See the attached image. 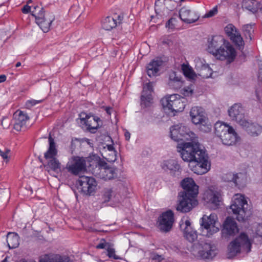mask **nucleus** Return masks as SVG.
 <instances>
[{
	"label": "nucleus",
	"instance_id": "25",
	"mask_svg": "<svg viewBox=\"0 0 262 262\" xmlns=\"http://www.w3.org/2000/svg\"><path fill=\"white\" fill-rule=\"evenodd\" d=\"M247 123L245 125H241L247 132L252 136H257L262 132V127L257 123H251L247 119L245 120Z\"/></svg>",
	"mask_w": 262,
	"mask_h": 262
},
{
	"label": "nucleus",
	"instance_id": "21",
	"mask_svg": "<svg viewBox=\"0 0 262 262\" xmlns=\"http://www.w3.org/2000/svg\"><path fill=\"white\" fill-rule=\"evenodd\" d=\"M203 249L199 251V256L203 259H212L216 254V246L210 244L206 243L203 247Z\"/></svg>",
	"mask_w": 262,
	"mask_h": 262
},
{
	"label": "nucleus",
	"instance_id": "50",
	"mask_svg": "<svg viewBox=\"0 0 262 262\" xmlns=\"http://www.w3.org/2000/svg\"><path fill=\"white\" fill-rule=\"evenodd\" d=\"M192 84L189 85L187 87L184 88L181 91V94L184 96H191L193 93V89H192Z\"/></svg>",
	"mask_w": 262,
	"mask_h": 262
},
{
	"label": "nucleus",
	"instance_id": "6",
	"mask_svg": "<svg viewBox=\"0 0 262 262\" xmlns=\"http://www.w3.org/2000/svg\"><path fill=\"white\" fill-rule=\"evenodd\" d=\"M94 164V161L91 158L73 156L70 157L66 164V168L72 174L77 176L84 171L86 167Z\"/></svg>",
	"mask_w": 262,
	"mask_h": 262
},
{
	"label": "nucleus",
	"instance_id": "62",
	"mask_svg": "<svg viewBox=\"0 0 262 262\" xmlns=\"http://www.w3.org/2000/svg\"><path fill=\"white\" fill-rule=\"evenodd\" d=\"M176 209L178 211H179L180 210V200H178V203H177V205L176 207Z\"/></svg>",
	"mask_w": 262,
	"mask_h": 262
},
{
	"label": "nucleus",
	"instance_id": "10",
	"mask_svg": "<svg viewBox=\"0 0 262 262\" xmlns=\"http://www.w3.org/2000/svg\"><path fill=\"white\" fill-rule=\"evenodd\" d=\"M79 123L82 128L92 133H94L99 127L101 120L97 116L82 112L79 115Z\"/></svg>",
	"mask_w": 262,
	"mask_h": 262
},
{
	"label": "nucleus",
	"instance_id": "30",
	"mask_svg": "<svg viewBox=\"0 0 262 262\" xmlns=\"http://www.w3.org/2000/svg\"><path fill=\"white\" fill-rule=\"evenodd\" d=\"M169 137L171 140L177 143V151L180 152V126L176 124L171 126L169 128Z\"/></svg>",
	"mask_w": 262,
	"mask_h": 262
},
{
	"label": "nucleus",
	"instance_id": "18",
	"mask_svg": "<svg viewBox=\"0 0 262 262\" xmlns=\"http://www.w3.org/2000/svg\"><path fill=\"white\" fill-rule=\"evenodd\" d=\"M225 42L224 37L221 35L213 36L209 42L208 51L215 56L219 52V48L223 47Z\"/></svg>",
	"mask_w": 262,
	"mask_h": 262
},
{
	"label": "nucleus",
	"instance_id": "19",
	"mask_svg": "<svg viewBox=\"0 0 262 262\" xmlns=\"http://www.w3.org/2000/svg\"><path fill=\"white\" fill-rule=\"evenodd\" d=\"M28 115L21 111H17L13 115L14 128L17 130H21L25 127L28 120Z\"/></svg>",
	"mask_w": 262,
	"mask_h": 262
},
{
	"label": "nucleus",
	"instance_id": "28",
	"mask_svg": "<svg viewBox=\"0 0 262 262\" xmlns=\"http://www.w3.org/2000/svg\"><path fill=\"white\" fill-rule=\"evenodd\" d=\"M102 156L108 162H115L117 159V155L113 145H106L104 147Z\"/></svg>",
	"mask_w": 262,
	"mask_h": 262
},
{
	"label": "nucleus",
	"instance_id": "32",
	"mask_svg": "<svg viewBox=\"0 0 262 262\" xmlns=\"http://www.w3.org/2000/svg\"><path fill=\"white\" fill-rule=\"evenodd\" d=\"M181 71H182L184 75L189 81L192 82L195 79L196 74L192 68L188 63H184L181 64Z\"/></svg>",
	"mask_w": 262,
	"mask_h": 262
},
{
	"label": "nucleus",
	"instance_id": "42",
	"mask_svg": "<svg viewBox=\"0 0 262 262\" xmlns=\"http://www.w3.org/2000/svg\"><path fill=\"white\" fill-rule=\"evenodd\" d=\"M177 18L175 17H173L171 18L167 23L166 25V27L168 29V30L169 31H173L176 28V27L178 25V18H180V12H179L178 15L177 16Z\"/></svg>",
	"mask_w": 262,
	"mask_h": 262
},
{
	"label": "nucleus",
	"instance_id": "39",
	"mask_svg": "<svg viewBox=\"0 0 262 262\" xmlns=\"http://www.w3.org/2000/svg\"><path fill=\"white\" fill-rule=\"evenodd\" d=\"M242 7L252 13L257 11L256 2L254 0H243Z\"/></svg>",
	"mask_w": 262,
	"mask_h": 262
},
{
	"label": "nucleus",
	"instance_id": "4",
	"mask_svg": "<svg viewBox=\"0 0 262 262\" xmlns=\"http://www.w3.org/2000/svg\"><path fill=\"white\" fill-rule=\"evenodd\" d=\"M214 129L215 134L224 145H233L238 140L239 137L234 129L223 122H216L214 124Z\"/></svg>",
	"mask_w": 262,
	"mask_h": 262
},
{
	"label": "nucleus",
	"instance_id": "41",
	"mask_svg": "<svg viewBox=\"0 0 262 262\" xmlns=\"http://www.w3.org/2000/svg\"><path fill=\"white\" fill-rule=\"evenodd\" d=\"M198 125H199V129L204 133H208L211 130L212 125L207 117L202 120Z\"/></svg>",
	"mask_w": 262,
	"mask_h": 262
},
{
	"label": "nucleus",
	"instance_id": "36",
	"mask_svg": "<svg viewBox=\"0 0 262 262\" xmlns=\"http://www.w3.org/2000/svg\"><path fill=\"white\" fill-rule=\"evenodd\" d=\"M233 183L238 187L245 185L247 181V175L245 172H240L235 173Z\"/></svg>",
	"mask_w": 262,
	"mask_h": 262
},
{
	"label": "nucleus",
	"instance_id": "31",
	"mask_svg": "<svg viewBox=\"0 0 262 262\" xmlns=\"http://www.w3.org/2000/svg\"><path fill=\"white\" fill-rule=\"evenodd\" d=\"M49 147L44 154L45 160L57 157L58 149L56 147L54 139L51 137L49 138Z\"/></svg>",
	"mask_w": 262,
	"mask_h": 262
},
{
	"label": "nucleus",
	"instance_id": "29",
	"mask_svg": "<svg viewBox=\"0 0 262 262\" xmlns=\"http://www.w3.org/2000/svg\"><path fill=\"white\" fill-rule=\"evenodd\" d=\"M162 64L161 60H152L147 66V75L151 77L157 76Z\"/></svg>",
	"mask_w": 262,
	"mask_h": 262
},
{
	"label": "nucleus",
	"instance_id": "1",
	"mask_svg": "<svg viewBox=\"0 0 262 262\" xmlns=\"http://www.w3.org/2000/svg\"><path fill=\"white\" fill-rule=\"evenodd\" d=\"M181 158L189 162V167L197 174H205L210 169L206 150L199 143L196 135L186 127L181 133Z\"/></svg>",
	"mask_w": 262,
	"mask_h": 262
},
{
	"label": "nucleus",
	"instance_id": "15",
	"mask_svg": "<svg viewBox=\"0 0 262 262\" xmlns=\"http://www.w3.org/2000/svg\"><path fill=\"white\" fill-rule=\"evenodd\" d=\"M173 221V213L171 210L163 212L158 219L159 227L161 230L168 231L171 229Z\"/></svg>",
	"mask_w": 262,
	"mask_h": 262
},
{
	"label": "nucleus",
	"instance_id": "9",
	"mask_svg": "<svg viewBox=\"0 0 262 262\" xmlns=\"http://www.w3.org/2000/svg\"><path fill=\"white\" fill-rule=\"evenodd\" d=\"M97 182L92 177L83 176L77 181V188L85 195H93L97 189Z\"/></svg>",
	"mask_w": 262,
	"mask_h": 262
},
{
	"label": "nucleus",
	"instance_id": "53",
	"mask_svg": "<svg viewBox=\"0 0 262 262\" xmlns=\"http://www.w3.org/2000/svg\"><path fill=\"white\" fill-rule=\"evenodd\" d=\"M31 3V1H29L28 2V4L25 5L24 8L22 9V11L24 13H28V12H30L31 13L32 11H34L36 12H38V10L37 9H34V8L36 6L33 7V8L30 6L28 5V4Z\"/></svg>",
	"mask_w": 262,
	"mask_h": 262
},
{
	"label": "nucleus",
	"instance_id": "2",
	"mask_svg": "<svg viewBox=\"0 0 262 262\" xmlns=\"http://www.w3.org/2000/svg\"><path fill=\"white\" fill-rule=\"evenodd\" d=\"M183 189L181 194V212H187L198 204L199 186L191 178H186L181 181Z\"/></svg>",
	"mask_w": 262,
	"mask_h": 262
},
{
	"label": "nucleus",
	"instance_id": "64",
	"mask_svg": "<svg viewBox=\"0 0 262 262\" xmlns=\"http://www.w3.org/2000/svg\"><path fill=\"white\" fill-rule=\"evenodd\" d=\"M180 196V193H179L178 194V197L179 198Z\"/></svg>",
	"mask_w": 262,
	"mask_h": 262
},
{
	"label": "nucleus",
	"instance_id": "48",
	"mask_svg": "<svg viewBox=\"0 0 262 262\" xmlns=\"http://www.w3.org/2000/svg\"><path fill=\"white\" fill-rule=\"evenodd\" d=\"M0 155L4 160L8 162L10 157V150L8 149H5L4 150H2L0 149Z\"/></svg>",
	"mask_w": 262,
	"mask_h": 262
},
{
	"label": "nucleus",
	"instance_id": "60",
	"mask_svg": "<svg viewBox=\"0 0 262 262\" xmlns=\"http://www.w3.org/2000/svg\"><path fill=\"white\" fill-rule=\"evenodd\" d=\"M104 108V110L106 111V112L108 114L111 115V110H112V107H108V106H103V107Z\"/></svg>",
	"mask_w": 262,
	"mask_h": 262
},
{
	"label": "nucleus",
	"instance_id": "26",
	"mask_svg": "<svg viewBox=\"0 0 262 262\" xmlns=\"http://www.w3.org/2000/svg\"><path fill=\"white\" fill-rule=\"evenodd\" d=\"M99 177L105 180H111L116 176L115 169L113 167H108L105 165H99Z\"/></svg>",
	"mask_w": 262,
	"mask_h": 262
},
{
	"label": "nucleus",
	"instance_id": "3",
	"mask_svg": "<svg viewBox=\"0 0 262 262\" xmlns=\"http://www.w3.org/2000/svg\"><path fill=\"white\" fill-rule=\"evenodd\" d=\"M253 240L245 233H241L228 246V254L233 257L239 253H248L251 250Z\"/></svg>",
	"mask_w": 262,
	"mask_h": 262
},
{
	"label": "nucleus",
	"instance_id": "24",
	"mask_svg": "<svg viewBox=\"0 0 262 262\" xmlns=\"http://www.w3.org/2000/svg\"><path fill=\"white\" fill-rule=\"evenodd\" d=\"M223 232L229 235H233L238 232L235 221L230 217H227L223 225Z\"/></svg>",
	"mask_w": 262,
	"mask_h": 262
},
{
	"label": "nucleus",
	"instance_id": "56",
	"mask_svg": "<svg viewBox=\"0 0 262 262\" xmlns=\"http://www.w3.org/2000/svg\"><path fill=\"white\" fill-rule=\"evenodd\" d=\"M259 65V71H258V79L260 81L262 82V62L260 61L258 63Z\"/></svg>",
	"mask_w": 262,
	"mask_h": 262
},
{
	"label": "nucleus",
	"instance_id": "22",
	"mask_svg": "<svg viewBox=\"0 0 262 262\" xmlns=\"http://www.w3.org/2000/svg\"><path fill=\"white\" fill-rule=\"evenodd\" d=\"M190 116L193 123L198 125L207 117L203 108L199 106L192 107L190 111Z\"/></svg>",
	"mask_w": 262,
	"mask_h": 262
},
{
	"label": "nucleus",
	"instance_id": "63",
	"mask_svg": "<svg viewBox=\"0 0 262 262\" xmlns=\"http://www.w3.org/2000/svg\"><path fill=\"white\" fill-rule=\"evenodd\" d=\"M21 66V63L20 62H18L16 63V65H15V67H19Z\"/></svg>",
	"mask_w": 262,
	"mask_h": 262
},
{
	"label": "nucleus",
	"instance_id": "37",
	"mask_svg": "<svg viewBox=\"0 0 262 262\" xmlns=\"http://www.w3.org/2000/svg\"><path fill=\"white\" fill-rule=\"evenodd\" d=\"M117 24V21L114 17L107 16L102 21V26L106 30H111L115 28Z\"/></svg>",
	"mask_w": 262,
	"mask_h": 262
},
{
	"label": "nucleus",
	"instance_id": "58",
	"mask_svg": "<svg viewBox=\"0 0 262 262\" xmlns=\"http://www.w3.org/2000/svg\"><path fill=\"white\" fill-rule=\"evenodd\" d=\"M124 136L125 138V139L127 141H128L130 139V134L127 130H125L124 132Z\"/></svg>",
	"mask_w": 262,
	"mask_h": 262
},
{
	"label": "nucleus",
	"instance_id": "17",
	"mask_svg": "<svg viewBox=\"0 0 262 262\" xmlns=\"http://www.w3.org/2000/svg\"><path fill=\"white\" fill-rule=\"evenodd\" d=\"M204 199L208 203H210L212 207L215 209L217 208L222 202V195L220 191L208 189L204 193Z\"/></svg>",
	"mask_w": 262,
	"mask_h": 262
},
{
	"label": "nucleus",
	"instance_id": "7",
	"mask_svg": "<svg viewBox=\"0 0 262 262\" xmlns=\"http://www.w3.org/2000/svg\"><path fill=\"white\" fill-rule=\"evenodd\" d=\"M164 112L169 116H175L180 113V95H167L161 100Z\"/></svg>",
	"mask_w": 262,
	"mask_h": 262
},
{
	"label": "nucleus",
	"instance_id": "5",
	"mask_svg": "<svg viewBox=\"0 0 262 262\" xmlns=\"http://www.w3.org/2000/svg\"><path fill=\"white\" fill-rule=\"evenodd\" d=\"M230 209L239 222H243L248 217L249 206L244 195L237 193L234 195Z\"/></svg>",
	"mask_w": 262,
	"mask_h": 262
},
{
	"label": "nucleus",
	"instance_id": "47",
	"mask_svg": "<svg viewBox=\"0 0 262 262\" xmlns=\"http://www.w3.org/2000/svg\"><path fill=\"white\" fill-rule=\"evenodd\" d=\"M107 256L110 258H113L115 259H119L121 258L115 254V250L111 245L107 247Z\"/></svg>",
	"mask_w": 262,
	"mask_h": 262
},
{
	"label": "nucleus",
	"instance_id": "43",
	"mask_svg": "<svg viewBox=\"0 0 262 262\" xmlns=\"http://www.w3.org/2000/svg\"><path fill=\"white\" fill-rule=\"evenodd\" d=\"M60 255L58 254H46L40 257L39 262H59Z\"/></svg>",
	"mask_w": 262,
	"mask_h": 262
},
{
	"label": "nucleus",
	"instance_id": "61",
	"mask_svg": "<svg viewBox=\"0 0 262 262\" xmlns=\"http://www.w3.org/2000/svg\"><path fill=\"white\" fill-rule=\"evenodd\" d=\"M185 225H186V227L185 228H187V227H191L190 226V222L188 221V220H186L185 221Z\"/></svg>",
	"mask_w": 262,
	"mask_h": 262
},
{
	"label": "nucleus",
	"instance_id": "38",
	"mask_svg": "<svg viewBox=\"0 0 262 262\" xmlns=\"http://www.w3.org/2000/svg\"><path fill=\"white\" fill-rule=\"evenodd\" d=\"M163 5H165L169 13L170 11H172L174 8L176 3L171 0H158L157 10L158 11H161V8Z\"/></svg>",
	"mask_w": 262,
	"mask_h": 262
},
{
	"label": "nucleus",
	"instance_id": "11",
	"mask_svg": "<svg viewBox=\"0 0 262 262\" xmlns=\"http://www.w3.org/2000/svg\"><path fill=\"white\" fill-rule=\"evenodd\" d=\"M201 219V225L206 230L208 236L219 231V227L217 226V216L215 213L204 215Z\"/></svg>",
	"mask_w": 262,
	"mask_h": 262
},
{
	"label": "nucleus",
	"instance_id": "35",
	"mask_svg": "<svg viewBox=\"0 0 262 262\" xmlns=\"http://www.w3.org/2000/svg\"><path fill=\"white\" fill-rule=\"evenodd\" d=\"M46 166L51 170L58 172L61 170V163L57 159V157L46 160Z\"/></svg>",
	"mask_w": 262,
	"mask_h": 262
},
{
	"label": "nucleus",
	"instance_id": "52",
	"mask_svg": "<svg viewBox=\"0 0 262 262\" xmlns=\"http://www.w3.org/2000/svg\"><path fill=\"white\" fill-rule=\"evenodd\" d=\"M42 102V100H36L34 99L28 100L26 102V107L27 108H31L32 107L35 106L37 104Z\"/></svg>",
	"mask_w": 262,
	"mask_h": 262
},
{
	"label": "nucleus",
	"instance_id": "55",
	"mask_svg": "<svg viewBox=\"0 0 262 262\" xmlns=\"http://www.w3.org/2000/svg\"><path fill=\"white\" fill-rule=\"evenodd\" d=\"M108 245H110L108 243H106L104 241L99 243L96 246V248L98 249H104L106 248Z\"/></svg>",
	"mask_w": 262,
	"mask_h": 262
},
{
	"label": "nucleus",
	"instance_id": "12",
	"mask_svg": "<svg viewBox=\"0 0 262 262\" xmlns=\"http://www.w3.org/2000/svg\"><path fill=\"white\" fill-rule=\"evenodd\" d=\"M236 55V52L233 47L228 42H225L215 57L220 60H227L229 62H232Z\"/></svg>",
	"mask_w": 262,
	"mask_h": 262
},
{
	"label": "nucleus",
	"instance_id": "23",
	"mask_svg": "<svg viewBox=\"0 0 262 262\" xmlns=\"http://www.w3.org/2000/svg\"><path fill=\"white\" fill-rule=\"evenodd\" d=\"M161 166L164 170H169L171 174L173 176L179 175L180 166L178 161L174 159L164 161Z\"/></svg>",
	"mask_w": 262,
	"mask_h": 262
},
{
	"label": "nucleus",
	"instance_id": "45",
	"mask_svg": "<svg viewBox=\"0 0 262 262\" xmlns=\"http://www.w3.org/2000/svg\"><path fill=\"white\" fill-rule=\"evenodd\" d=\"M243 30L244 32L245 35L247 38L249 37L250 40L252 39V33L253 32L254 30L253 26L251 24H247L243 27Z\"/></svg>",
	"mask_w": 262,
	"mask_h": 262
},
{
	"label": "nucleus",
	"instance_id": "16",
	"mask_svg": "<svg viewBox=\"0 0 262 262\" xmlns=\"http://www.w3.org/2000/svg\"><path fill=\"white\" fill-rule=\"evenodd\" d=\"M152 83L148 82L143 86V92L141 96V105L142 107H148L150 106L152 104Z\"/></svg>",
	"mask_w": 262,
	"mask_h": 262
},
{
	"label": "nucleus",
	"instance_id": "46",
	"mask_svg": "<svg viewBox=\"0 0 262 262\" xmlns=\"http://www.w3.org/2000/svg\"><path fill=\"white\" fill-rule=\"evenodd\" d=\"M158 2V0H156L155 2V12L157 15L161 16V17H165L168 15V11L166 9V8L165 5H163V6L161 8V11H158L157 10V3Z\"/></svg>",
	"mask_w": 262,
	"mask_h": 262
},
{
	"label": "nucleus",
	"instance_id": "13",
	"mask_svg": "<svg viewBox=\"0 0 262 262\" xmlns=\"http://www.w3.org/2000/svg\"><path fill=\"white\" fill-rule=\"evenodd\" d=\"M230 119L236 121L239 125H245L247 119L245 116V111L241 104L235 103L231 106L228 111Z\"/></svg>",
	"mask_w": 262,
	"mask_h": 262
},
{
	"label": "nucleus",
	"instance_id": "8",
	"mask_svg": "<svg viewBox=\"0 0 262 262\" xmlns=\"http://www.w3.org/2000/svg\"><path fill=\"white\" fill-rule=\"evenodd\" d=\"M34 9L38 10V12L31 11L32 15L35 18L36 23L43 32H49L51 24L54 20V16L50 13H44L43 9L39 7H35Z\"/></svg>",
	"mask_w": 262,
	"mask_h": 262
},
{
	"label": "nucleus",
	"instance_id": "14",
	"mask_svg": "<svg viewBox=\"0 0 262 262\" xmlns=\"http://www.w3.org/2000/svg\"><path fill=\"white\" fill-rule=\"evenodd\" d=\"M225 31L239 50L243 49L245 44L243 39L239 32L232 24L227 25L225 28Z\"/></svg>",
	"mask_w": 262,
	"mask_h": 262
},
{
	"label": "nucleus",
	"instance_id": "49",
	"mask_svg": "<svg viewBox=\"0 0 262 262\" xmlns=\"http://www.w3.org/2000/svg\"><path fill=\"white\" fill-rule=\"evenodd\" d=\"M149 258L152 260H155L157 262H160L164 259V257L162 255L158 254L154 252L150 253Z\"/></svg>",
	"mask_w": 262,
	"mask_h": 262
},
{
	"label": "nucleus",
	"instance_id": "54",
	"mask_svg": "<svg viewBox=\"0 0 262 262\" xmlns=\"http://www.w3.org/2000/svg\"><path fill=\"white\" fill-rule=\"evenodd\" d=\"M217 11H218L217 6H215L212 9L209 10L207 13H206L205 14L204 17L210 18V17H213L217 14Z\"/></svg>",
	"mask_w": 262,
	"mask_h": 262
},
{
	"label": "nucleus",
	"instance_id": "57",
	"mask_svg": "<svg viewBox=\"0 0 262 262\" xmlns=\"http://www.w3.org/2000/svg\"><path fill=\"white\" fill-rule=\"evenodd\" d=\"M59 262H71L70 258L68 257H62L60 255V258L58 260Z\"/></svg>",
	"mask_w": 262,
	"mask_h": 262
},
{
	"label": "nucleus",
	"instance_id": "59",
	"mask_svg": "<svg viewBox=\"0 0 262 262\" xmlns=\"http://www.w3.org/2000/svg\"><path fill=\"white\" fill-rule=\"evenodd\" d=\"M7 77L5 75H0V83L3 82L6 80Z\"/></svg>",
	"mask_w": 262,
	"mask_h": 262
},
{
	"label": "nucleus",
	"instance_id": "40",
	"mask_svg": "<svg viewBox=\"0 0 262 262\" xmlns=\"http://www.w3.org/2000/svg\"><path fill=\"white\" fill-rule=\"evenodd\" d=\"M184 236L190 242H193L197 238L196 231L191 227H189L185 228Z\"/></svg>",
	"mask_w": 262,
	"mask_h": 262
},
{
	"label": "nucleus",
	"instance_id": "44",
	"mask_svg": "<svg viewBox=\"0 0 262 262\" xmlns=\"http://www.w3.org/2000/svg\"><path fill=\"white\" fill-rule=\"evenodd\" d=\"M212 71L208 64H204L201 67L199 75L204 78H207L211 76Z\"/></svg>",
	"mask_w": 262,
	"mask_h": 262
},
{
	"label": "nucleus",
	"instance_id": "33",
	"mask_svg": "<svg viewBox=\"0 0 262 262\" xmlns=\"http://www.w3.org/2000/svg\"><path fill=\"white\" fill-rule=\"evenodd\" d=\"M104 196L105 201L112 202L114 205L120 202V195L111 189L105 192Z\"/></svg>",
	"mask_w": 262,
	"mask_h": 262
},
{
	"label": "nucleus",
	"instance_id": "51",
	"mask_svg": "<svg viewBox=\"0 0 262 262\" xmlns=\"http://www.w3.org/2000/svg\"><path fill=\"white\" fill-rule=\"evenodd\" d=\"M234 175L235 173L228 172L223 176V180L225 182L233 183Z\"/></svg>",
	"mask_w": 262,
	"mask_h": 262
},
{
	"label": "nucleus",
	"instance_id": "20",
	"mask_svg": "<svg viewBox=\"0 0 262 262\" xmlns=\"http://www.w3.org/2000/svg\"><path fill=\"white\" fill-rule=\"evenodd\" d=\"M200 17L199 14L194 11H191L186 7L181 8V20L187 23L191 24L196 21Z\"/></svg>",
	"mask_w": 262,
	"mask_h": 262
},
{
	"label": "nucleus",
	"instance_id": "34",
	"mask_svg": "<svg viewBox=\"0 0 262 262\" xmlns=\"http://www.w3.org/2000/svg\"><path fill=\"white\" fill-rule=\"evenodd\" d=\"M7 242L10 249L17 247L19 245V236L15 233H9L7 236Z\"/></svg>",
	"mask_w": 262,
	"mask_h": 262
},
{
	"label": "nucleus",
	"instance_id": "27",
	"mask_svg": "<svg viewBox=\"0 0 262 262\" xmlns=\"http://www.w3.org/2000/svg\"><path fill=\"white\" fill-rule=\"evenodd\" d=\"M180 83V70L179 68L172 70L169 76L168 85L174 89L178 88Z\"/></svg>",
	"mask_w": 262,
	"mask_h": 262
}]
</instances>
